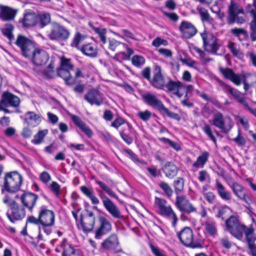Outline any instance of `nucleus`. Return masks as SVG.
Wrapping results in <instances>:
<instances>
[{
    "mask_svg": "<svg viewBox=\"0 0 256 256\" xmlns=\"http://www.w3.org/2000/svg\"><path fill=\"white\" fill-rule=\"evenodd\" d=\"M221 72L223 76L227 79L231 80L236 86H239L242 82V75L236 74L230 68H221Z\"/></svg>",
    "mask_w": 256,
    "mask_h": 256,
    "instance_id": "29",
    "label": "nucleus"
},
{
    "mask_svg": "<svg viewBox=\"0 0 256 256\" xmlns=\"http://www.w3.org/2000/svg\"><path fill=\"white\" fill-rule=\"evenodd\" d=\"M190 50L192 54H198L200 58L204 62H209L212 60L204 51L194 45L190 46Z\"/></svg>",
    "mask_w": 256,
    "mask_h": 256,
    "instance_id": "38",
    "label": "nucleus"
},
{
    "mask_svg": "<svg viewBox=\"0 0 256 256\" xmlns=\"http://www.w3.org/2000/svg\"><path fill=\"white\" fill-rule=\"evenodd\" d=\"M6 106L17 107L20 103V100L17 96L10 92H4L1 100Z\"/></svg>",
    "mask_w": 256,
    "mask_h": 256,
    "instance_id": "25",
    "label": "nucleus"
},
{
    "mask_svg": "<svg viewBox=\"0 0 256 256\" xmlns=\"http://www.w3.org/2000/svg\"><path fill=\"white\" fill-rule=\"evenodd\" d=\"M119 244L118 236L114 234H111L108 238L104 240L101 244V248L106 250H114Z\"/></svg>",
    "mask_w": 256,
    "mask_h": 256,
    "instance_id": "23",
    "label": "nucleus"
},
{
    "mask_svg": "<svg viewBox=\"0 0 256 256\" xmlns=\"http://www.w3.org/2000/svg\"><path fill=\"white\" fill-rule=\"evenodd\" d=\"M144 57L139 55H134L132 58V64L136 67H140L145 64Z\"/></svg>",
    "mask_w": 256,
    "mask_h": 256,
    "instance_id": "52",
    "label": "nucleus"
},
{
    "mask_svg": "<svg viewBox=\"0 0 256 256\" xmlns=\"http://www.w3.org/2000/svg\"><path fill=\"white\" fill-rule=\"evenodd\" d=\"M37 199L38 196L32 192H25L20 196L22 203L30 211H32L35 206Z\"/></svg>",
    "mask_w": 256,
    "mask_h": 256,
    "instance_id": "18",
    "label": "nucleus"
},
{
    "mask_svg": "<svg viewBox=\"0 0 256 256\" xmlns=\"http://www.w3.org/2000/svg\"><path fill=\"white\" fill-rule=\"evenodd\" d=\"M142 98L148 104L158 109L160 111L164 106L162 102L154 94L150 93L146 94L143 95Z\"/></svg>",
    "mask_w": 256,
    "mask_h": 256,
    "instance_id": "26",
    "label": "nucleus"
},
{
    "mask_svg": "<svg viewBox=\"0 0 256 256\" xmlns=\"http://www.w3.org/2000/svg\"><path fill=\"white\" fill-rule=\"evenodd\" d=\"M50 188L57 198H59L60 194V186L56 182H52L50 184Z\"/></svg>",
    "mask_w": 256,
    "mask_h": 256,
    "instance_id": "57",
    "label": "nucleus"
},
{
    "mask_svg": "<svg viewBox=\"0 0 256 256\" xmlns=\"http://www.w3.org/2000/svg\"><path fill=\"white\" fill-rule=\"evenodd\" d=\"M25 121L32 126H38L41 122L40 116L32 112H28L25 114Z\"/></svg>",
    "mask_w": 256,
    "mask_h": 256,
    "instance_id": "31",
    "label": "nucleus"
},
{
    "mask_svg": "<svg viewBox=\"0 0 256 256\" xmlns=\"http://www.w3.org/2000/svg\"><path fill=\"white\" fill-rule=\"evenodd\" d=\"M234 194L240 200H243L246 203L250 204L251 200L249 196H247L244 190V188L236 182L232 183L230 186Z\"/></svg>",
    "mask_w": 256,
    "mask_h": 256,
    "instance_id": "19",
    "label": "nucleus"
},
{
    "mask_svg": "<svg viewBox=\"0 0 256 256\" xmlns=\"http://www.w3.org/2000/svg\"><path fill=\"white\" fill-rule=\"evenodd\" d=\"M14 29L13 25L10 24H4V28L1 29L2 34L8 38L10 42L14 39V36L12 34Z\"/></svg>",
    "mask_w": 256,
    "mask_h": 256,
    "instance_id": "45",
    "label": "nucleus"
},
{
    "mask_svg": "<svg viewBox=\"0 0 256 256\" xmlns=\"http://www.w3.org/2000/svg\"><path fill=\"white\" fill-rule=\"evenodd\" d=\"M231 32L237 36L240 40L245 39L247 36V33L242 28H234L231 30Z\"/></svg>",
    "mask_w": 256,
    "mask_h": 256,
    "instance_id": "51",
    "label": "nucleus"
},
{
    "mask_svg": "<svg viewBox=\"0 0 256 256\" xmlns=\"http://www.w3.org/2000/svg\"><path fill=\"white\" fill-rule=\"evenodd\" d=\"M208 156V152H202L198 157L196 160L192 164V166L197 168H202L207 162Z\"/></svg>",
    "mask_w": 256,
    "mask_h": 256,
    "instance_id": "41",
    "label": "nucleus"
},
{
    "mask_svg": "<svg viewBox=\"0 0 256 256\" xmlns=\"http://www.w3.org/2000/svg\"><path fill=\"white\" fill-rule=\"evenodd\" d=\"M125 122L126 120L123 118L118 116L115 118V120L111 123L110 126H111L118 129Z\"/></svg>",
    "mask_w": 256,
    "mask_h": 256,
    "instance_id": "62",
    "label": "nucleus"
},
{
    "mask_svg": "<svg viewBox=\"0 0 256 256\" xmlns=\"http://www.w3.org/2000/svg\"><path fill=\"white\" fill-rule=\"evenodd\" d=\"M224 91L230 93L240 103L244 104H246L244 98L241 92L237 90L232 88L228 86H226Z\"/></svg>",
    "mask_w": 256,
    "mask_h": 256,
    "instance_id": "37",
    "label": "nucleus"
},
{
    "mask_svg": "<svg viewBox=\"0 0 256 256\" xmlns=\"http://www.w3.org/2000/svg\"><path fill=\"white\" fill-rule=\"evenodd\" d=\"M196 10L198 12L201 20L203 22H212V18L210 17L207 10L202 6H198Z\"/></svg>",
    "mask_w": 256,
    "mask_h": 256,
    "instance_id": "43",
    "label": "nucleus"
},
{
    "mask_svg": "<svg viewBox=\"0 0 256 256\" xmlns=\"http://www.w3.org/2000/svg\"><path fill=\"white\" fill-rule=\"evenodd\" d=\"M152 84L155 88L160 89H163L166 87L167 83L165 84V81L161 73V70L160 66H156L154 70V74L152 80L151 81Z\"/></svg>",
    "mask_w": 256,
    "mask_h": 256,
    "instance_id": "20",
    "label": "nucleus"
},
{
    "mask_svg": "<svg viewBox=\"0 0 256 256\" xmlns=\"http://www.w3.org/2000/svg\"><path fill=\"white\" fill-rule=\"evenodd\" d=\"M175 204L176 208L180 212L186 214L195 212H196V208L192 205L190 200L183 195L178 196L176 198Z\"/></svg>",
    "mask_w": 256,
    "mask_h": 256,
    "instance_id": "15",
    "label": "nucleus"
},
{
    "mask_svg": "<svg viewBox=\"0 0 256 256\" xmlns=\"http://www.w3.org/2000/svg\"><path fill=\"white\" fill-rule=\"evenodd\" d=\"M123 44L122 42H118L114 38L110 39L108 40V48L114 52L116 50V48L120 44Z\"/></svg>",
    "mask_w": 256,
    "mask_h": 256,
    "instance_id": "64",
    "label": "nucleus"
},
{
    "mask_svg": "<svg viewBox=\"0 0 256 256\" xmlns=\"http://www.w3.org/2000/svg\"><path fill=\"white\" fill-rule=\"evenodd\" d=\"M95 182L103 191L105 192L109 196L114 198L117 200H118V196L114 193L112 189L110 188L108 186H107L105 183L98 180H95Z\"/></svg>",
    "mask_w": 256,
    "mask_h": 256,
    "instance_id": "42",
    "label": "nucleus"
},
{
    "mask_svg": "<svg viewBox=\"0 0 256 256\" xmlns=\"http://www.w3.org/2000/svg\"><path fill=\"white\" fill-rule=\"evenodd\" d=\"M98 226L95 230V238L100 240L102 236L112 230V224L110 218L106 214L100 215L98 217Z\"/></svg>",
    "mask_w": 256,
    "mask_h": 256,
    "instance_id": "12",
    "label": "nucleus"
},
{
    "mask_svg": "<svg viewBox=\"0 0 256 256\" xmlns=\"http://www.w3.org/2000/svg\"><path fill=\"white\" fill-rule=\"evenodd\" d=\"M74 123L88 137H91L92 132L90 129L77 116H72Z\"/></svg>",
    "mask_w": 256,
    "mask_h": 256,
    "instance_id": "33",
    "label": "nucleus"
},
{
    "mask_svg": "<svg viewBox=\"0 0 256 256\" xmlns=\"http://www.w3.org/2000/svg\"><path fill=\"white\" fill-rule=\"evenodd\" d=\"M22 180V176L16 171L6 173L2 189L11 192H16L20 189Z\"/></svg>",
    "mask_w": 256,
    "mask_h": 256,
    "instance_id": "6",
    "label": "nucleus"
},
{
    "mask_svg": "<svg viewBox=\"0 0 256 256\" xmlns=\"http://www.w3.org/2000/svg\"><path fill=\"white\" fill-rule=\"evenodd\" d=\"M43 74L48 78H52L54 76L55 74L54 70V66L51 63L48 66L43 72Z\"/></svg>",
    "mask_w": 256,
    "mask_h": 256,
    "instance_id": "60",
    "label": "nucleus"
},
{
    "mask_svg": "<svg viewBox=\"0 0 256 256\" xmlns=\"http://www.w3.org/2000/svg\"><path fill=\"white\" fill-rule=\"evenodd\" d=\"M122 45L126 49L127 52H120L116 54L113 58L118 62L129 60L130 56L134 53L132 49L128 48L126 44H122Z\"/></svg>",
    "mask_w": 256,
    "mask_h": 256,
    "instance_id": "35",
    "label": "nucleus"
},
{
    "mask_svg": "<svg viewBox=\"0 0 256 256\" xmlns=\"http://www.w3.org/2000/svg\"><path fill=\"white\" fill-rule=\"evenodd\" d=\"M180 30L184 37L186 38H192L196 33V28L192 24L186 22H182Z\"/></svg>",
    "mask_w": 256,
    "mask_h": 256,
    "instance_id": "24",
    "label": "nucleus"
},
{
    "mask_svg": "<svg viewBox=\"0 0 256 256\" xmlns=\"http://www.w3.org/2000/svg\"><path fill=\"white\" fill-rule=\"evenodd\" d=\"M37 16L32 12L26 14L23 19V24L26 26H30L36 24L38 22Z\"/></svg>",
    "mask_w": 256,
    "mask_h": 256,
    "instance_id": "39",
    "label": "nucleus"
},
{
    "mask_svg": "<svg viewBox=\"0 0 256 256\" xmlns=\"http://www.w3.org/2000/svg\"><path fill=\"white\" fill-rule=\"evenodd\" d=\"M226 228L232 235L242 240L243 234H246V231L252 228H247L241 224L238 220L234 216H231L225 222Z\"/></svg>",
    "mask_w": 256,
    "mask_h": 256,
    "instance_id": "4",
    "label": "nucleus"
},
{
    "mask_svg": "<svg viewBox=\"0 0 256 256\" xmlns=\"http://www.w3.org/2000/svg\"><path fill=\"white\" fill-rule=\"evenodd\" d=\"M212 124L222 132L227 134L231 130L234 123L229 116H224L220 112H216L214 114Z\"/></svg>",
    "mask_w": 256,
    "mask_h": 256,
    "instance_id": "8",
    "label": "nucleus"
},
{
    "mask_svg": "<svg viewBox=\"0 0 256 256\" xmlns=\"http://www.w3.org/2000/svg\"><path fill=\"white\" fill-rule=\"evenodd\" d=\"M17 11L9 6L0 4V18L4 21L14 19Z\"/></svg>",
    "mask_w": 256,
    "mask_h": 256,
    "instance_id": "22",
    "label": "nucleus"
},
{
    "mask_svg": "<svg viewBox=\"0 0 256 256\" xmlns=\"http://www.w3.org/2000/svg\"><path fill=\"white\" fill-rule=\"evenodd\" d=\"M70 70L60 68L57 71L58 76L62 78L68 85L72 84L74 80L71 76Z\"/></svg>",
    "mask_w": 256,
    "mask_h": 256,
    "instance_id": "40",
    "label": "nucleus"
},
{
    "mask_svg": "<svg viewBox=\"0 0 256 256\" xmlns=\"http://www.w3.org/2000/svg\"><path fill=\"white\" fill-rule=\"evenodd\" d=\"M154 204L157 213L170 220L172 226L176 227L178 218L172 207L167 201L162 198L155 197Z\"/></svg>",
    "mask_w": 256,
    "mask_h": 256,
    "instance_id": "3",
    "label": "nucleus"
},
{
    "mask_svg": "<svg viewBox=\"0 0 256 256\" xmlns=\"http://www.w3.org/2000/svg\"><path fill=\"white\" fill-rule=\"evenodd\" d=\"M252 34L250 37L252 41L256 40V14L254 13V20L250 22Z\"/></svg>",
    "mask_w": 256,
    "mask_h": 256,
    "instance_id": "59",
    "label": "nucleus"
},
{
    "mask_svg": "<svg viewBox=\"0 0 256 256\" xmlns=\"http://www.w3.org/2000/svg\"><path fill=\"white\" fill-rule=\"evenodd\" d=\"M39 20V22L38 24L41 28H43L50 22V16L48 13H42L38 15V19Z\"/></svg>",
    "mask_w": 256,
    "mask_h": 256,
    "instance_id": "48",
    "label": "nucleus"
},
{
    "mask_svg": "<svg viewBox=\"0 0 256 256\" xmlns=\"http://www.w3.org/2000/svg\"><path fill=\"white\" fill-rule=\"evenodd\" d=\"M159 186L168 198H170L172 196L173 191L168 184L162 182L160 184Z\"/></svg>",
    "mask_w": 256,
    "mask_h": 256,
    "instance_id": "58",
    "label": "nucleus"
},
{
    "mask_svg": "<svg viewBox=\"0 0 256 256\" xmlns=\"http://www.w3.org/2000/svg\"><path fill=\"white\" fill-rule=\"evenodd\" d=\"M60 68L70 71L74 70V66L72 64L70 59L66 58L64 57L60 58Z\"/></svg>",
    "mask_w": 256,
    "mask_h": 256,
    "instance_id": "53",
    "label": "nucleus"
},
{
    "mask_svg": "<svg viewBox=\"0 0 256 256\" xmlns=\"http://www.w3.org/2000/svg\"><path fill=\"white\" fill-rule=\"evenodd\" d=\"M39 220L42 226V228H39L40 230L42 229L46 234H50L52 230L50 228L52 226L55 222L54 212L42 206L39 212Z\"/></svg>",
    "mask_w": 256,
    "mask_h": 256,
    "instance_id": "7",
    "label": "nucleus"
},
{
    "mask_svg": "<svg viewBox=\"0 0 256 256\" xmlns=\"http://www.w3.org/2000/svg\"><path fill=\"white\" fill-rule=\"evenodd\" d=\"M149 246L155 256H166L162 250L154 246L152 244L150 243Z\"/></svg>",
    "mask_w": 256,
    "mask_h": 256,
    "instance_id": "63",
    "label": "nucleus"
},
{
    "mask_svg": "<svg viewBox=\"0 0 256 256\" xmlns=\"http://www.w3.org/2000/svg\"><path fill=\"white\" fill-rule=\"evenodd\" d=\"M202 130L206 135L214 142L216 146V140L213 134L211 126L208 124H204L202 128Z\"/></svg>",
    "mask_w": 256,
    "mask_h": 256,
    "instance_id": "50",
    "label": "nucleus"
},
{
    "mask_svg": "<svg viewBox=\"0 0 256 256\" xmlns=\"http://www.w3.org/2000/svg\"><path fill=\"white\" fill-rule=\"evenodd\" d=\"M80 190L85 196L91 200L93 204L97 205L100 203V200L95 196L92 188L82 186L80 187Z\"/></svg>",
    "mask_w": 256,
    "mask_h": 256,
    "instance_id": "30",
    "label": "nucleus"
},
{
    "mask_svg": "<svg viewBox=\"0 0 256 256\" xmlns=\"http://www.w3.org/2000/svg\"><path fill=\"white\" fill-rule=\"evenodd\" d=\"M95 32L98 34V37L102 44H106V28H95Z\"/></svg>",
    "mask_w": 256,
    "mask_h": 256,
    "instance_id": "54",
    "label": "nucleus"
},
{
    "mask_svg": "<svg viewBox=\"0 0 256 256\" xmlns=\"http://www.w3.org/2000/svg\"><path fill=\"white\" fill-rule=\"evenodd\" d=\"M244 14V11L242 8L232 0L230 4L228 6V23L230 24L234 22L243 24L245 21L244 18L239 15Z\"/></svg>",
    "mask_w": 256,
    "mask_h": 256,
    "instance_id": "9",
    "label": "nucleus"
},
{
    "mask_svg": "<svg viewBox=\"0 0 256 256\" xmlns=\"http://www.w3.org/2000/svg\"><path fill=\"white\" fill-rule=\"evenodd\" d=\"M60 246L64 248L62 256H76L74 248L71 245L66 244L65 240H63Z\"/></svg>",
    "mask_w": 256,
    "mask_h": 256,
    "instance_id": "44",
    "label": "nucleus"
},
{
    "mask_svg": "<svg viewBox=\"0 0 256 256\" xmlns=\"http://www.w3.org/2000/svg\"><path fill=\"white\" fill-rule=\"evenodd\" d=\"M84 54L90 58L96 57L98 48L96 44L90 42L82 46L80 50Z\"/></svg>",
    "mask_w": 256,
    "mask_h": 256,
    "instance_id": "28",
    "label": "nucleus"
},
{
    "mask_svg": "<svg viewBox=\"0 0 256 256\" xmlns=\"http://www.w3.org/2000/svg\"><path fill=\"white\" fill-rule=\"evenodd\" d=\"M70 35V32L64 26L58 23H54L51 24L48 36L51 40H66Z\"/></svg>",
    "mask_w": 256,
    "mask_h": 256,
    "instance_id": "11",
    "label": "nucleus"
},
{
    "mask_svg": "<svg viewBox=\"0 0 256 256\" xmlns=\"http://www.w3.org/2000/svg\"><path fill=\"white\" fill-rule=\"evenodd\" d=\"M124 152L126 154V156L129 157L133 162L136 163L138 166L146 164V163L143 161L140 160L135 154L134 153L132 152L130 149L124 150Z\"/></svg>",
    "mask_w": 256,
    "mask_h": 256,
    "instance_id": "49",
    "label": "nucleus"
},
{
    "mask_svg": "<svg viewBox=\"0 0 256 256\" xmlns=\"http://www.w3.org/2000/svg\"><path fill=\"white\" fill-rule=\"evenodd\" d=\"M6 214L8 220L14 223L16 221L22 220L26 216V210L24 207L17 204L10 208Z\"/></svg>",
    "mask_w": 256,
    "mask_h": 256,
    "instance_id": "16",
    "label": "nucleus"
},
{
    "mask_svg": "<svg viewBox=\"0 0 256 256\" xmlns=\"http://www.w3.org/2000/svg\"><path fill=\"white\" fill-rule=\"evenodd\" d=\"M245 236L251 255L256 256V245L254 244L256 238L254 236V229L248 230Z\"/></svg>",
    "mask_w": 256,
    "mask_h": 256,
    "instance_id": "27",
    "label": "nucleus"
},
{
    "mask_svg": "<svg viewBox=\"0 0 256 256\" xmlns=\"http://www.w3.org/2000/svg\"><path fill=\"white\" fill-rule=\"evenodd\" d=\"M16 193L11 192L3 189L1 190L2 202L10 208L17 204L16 199L18 197V195Z\"/></svg>",
    "mask_w": 256,
    "mask_h": 256,
    "instance_id": "21",
    "label": "nucleus"
},
{
    "mask_svg": "<svg viewBox=\"0 0 256 256\" xmlns=\"http://www.w3.org/2000/svg\"><path fill=\"white\" fill-rule=\"evenodd\" d=\"M163 171L166 177L172 178L176 175L178 168L174 164L167 162L163 168Z\"/></svg>",
    "mask_w": 256,
    "mask_h": 256,
    "instance_id": "34",
    "label": "nucleus"
},
{
    "mask_svg": "<svg viewBox=\"0 0 256 256\" xmlns=\"http://www.w3.org/2000/svg\"><path fill=\"white\" fill-rule=\"evenodd\" d=\"M47 130H39L38 132L34 135V138L32 140V142L34 144H40L42 142L46 136L48 134Z\"/></svg>",
    "mask_w": 256,
    "mask_h": 256,
    "instance_id": "46",
    "label": "nucleus"
},
{
    "mask_svg": "<svg viewBox=\"0 0 256 256\" xmlns=\"http://www.w3.org/2000/svg\"><path fill=\"white\" fill-rule=\"evenodd\" d=\"M216 188L220 196L224 200H229L231 199L230 193L226 190L224 186L218 180H216Z\"/></svg>",
    "mask_w": 256,
    "mask_h": 256,
    "instance_id": "32",
    "label": "nucleus"
},
{
    "mask_svg": "<svg viewBox=\"0 0 256 256\" xmlns=\"http://www.w3.org/2000/svg\"><path fill=\"white\" fill-rule=\"evenodd\" d=\"M228 47L232 54L238 58L242 56V54L240 50V46L234 42H228Z\"/></svg>",
    "mask_w": 256,
    "mask_h": 256,
    "instance_id": "47",
    "label": "nucleus"
},
{
    "mask_svg": "<svg viewBox=\"0 0 256 256\" xmlns=\"http://www.w3.org/2000/svg\"><path fill=\"white\" fill-rule=\"evenodd\" d=\"M84 99L90 104L100 106L103 104V98L100 92L96 90H91L85 95Z\"/></svg>",
    "mask_w": 256,
    "mask_h": 256,
    "instance_id": "17",
    "label": "nucleus"
},
{
    "mask_svg": "<svg viewBox=\"0 0 256 256\" xmlns=\"http://www.w3.org/2000/svg\"><path fill=\"white\" fill-rule=\"evenodd\" d=\"M178 236L184 245L192 248H199L202 246V242L193 237L192 229L188 227L183 228L178 234Z\"/></svg>",
    "mask_w": 256,
    "mask_h": 256,
    "instance_id": "10",
    "label": "nucleus"
},
{
    "mask_svg": "<svg viewBox=\"0 0 256 256\" xmlns=\"http://www.w3.org/2000/svg\"><path fill=\"white\" fill-rule=\"evenodd\" d=\"M160 112L164 114H166L168 117L172 118L176 120H180V116L178 114L170 111L164 106L162 107V108Z\"/></svg>",
    "mask_w": 256,
    "mask_h": 256,
    "instance_id": "55",
    "label": "nucleus"
},
{
    "mask_svg": "<svg viewBox=\"0 0 256 256\" xmlns=\"http://www.w3.org/2000/svg\"><path fill=\"white\" fill-rule=\"evenodd\" d=\"M204 230L206 233L212 236L217 234L216 224L212 218H208L204 224Z\"/></svg>",
    "mask_w": 256,
    "mask_h": 256,
    "instance_id": "36",
    "label": "nucleus"
},
{
    "mask_svg": "<svg viewBox=\"0 0 256 256\" xmlns=\"http://www.w3.org/2000/svg\"><path fill=\"white\" fill-rule=\"evenodd\" d=\"M201 36L206 50L214 54L222 55L224 53V48L218 42L217 38L212 34L203 32Z\"/></svg>",
    "mask_w": 256,
    "mask_h": 256,
    "instance_id": "5",
    "label": "nucleus"
},
{
    "mask_svg": "<svg viewBox=\"0 0 256 256\" xmlns=\"http://www.w3.org/2000/svg\"><path fill=\"white\" fill-rule=\"evenodd\" d=\"M166 87L168 92H171L179 98H182L184 94V100L181 101V103L183 106L188 108L193 106V103L190 100L194 90V88L192 85H186L178 80H170Z\"/></svg>",
    "mask_w": 256,
    "mask_h": 256,
    "instance_id": "2",
    "label": "nucleus"
},
{
    "mask_svg": "<svg viewBox=\"0 0 256 256\" xmlns=\"http://www.w3.org/2000/svg\"><path fill=\"white\" fill-rule=\"evenodd\" d=\"M161 140L164 143L168 144L170 146L177 151L180 150L181 148L180 145L178 143L176 142L172 141L168 138H162Z\"/></svg>",
    "mask_w": 256,
    "mask_h": 256,
    "instance_id": "61",
    "label": "nucleus"
},
{
    "mask_svg": "<svg viewBox=\"0 0 256 256\" xmlns=\"http://www.w3.org/2000/svg\"><path fill=\"white\" fill-rule=\"evenodd\" d=\"M15 44L20 49L22 56L30 58L32 63L36 66H42L48 60L47 52L42 50L36 49L32 42L26 37L18 35Z\"/></svg>",
    "mask_w": 256,
    "mask_h": 256,
    "instance_id": "1",
    "label": "nucleus"
},
{
    "mask_svg": "<svg viewBox=\"0 0 256 256\" xmlns=\"http://www.w3.org/2000/svg\"><path fill=\"white\" fill-rule=\"evenodd\" d=\"M96 218L93 212L87 210V214L80 217V221L77 222L78 229L84 232H90L94 228Z\"/></svg>",
    "mask_w": 256,
    "mask_h": 256,
    "instance_id": "13",
    "label": "nucleus"
},
{
    "mask_svg": "<svg viewBox=\"0 0 256 256\" xmlns=\"http://www.w3.org/2000/svg\"><path fill=\"white\" fill-rule=\"evenodd\" d=\"M82 40L83 38L82 37V35L78 33L76 34L71 44L72 46H74L77 49L80 50L82 46L80 44L82 42Z\"/></svg>",
    "mask_w": 256,
    "mask_h": 256,
    "instance_id": "56",
    "label": "nucleus"
},
{
    "mask_svg": "<svg viewBox=\"0 0 256 256\" xmlns=\"http://www.w3.org/2000/svg\"><path fill=\"white\" fill-rule=\"evenodd\" d=\"M103 206L112 217L120 218L122 217L121 212L118 206L102 191L99 193Z\"/></svg>",
    "mask_w": 256,
    "mask_h": 256,
    "instance_id": "14",
    "label": "nucleus"
}]
</instances>
